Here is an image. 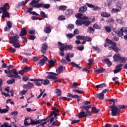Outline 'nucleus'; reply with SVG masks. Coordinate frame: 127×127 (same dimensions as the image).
Returning a JSON list of instances; mask_svg holds the SVG:
<instances>
[{"instance_id": "f257e3e1", "label": "nucleus", "mask_w": 127, "mask_h": 127, "mask_svg": "<svg viewBox=\"0 0 127 127\" xmlns=\"http://www.w3.org/2000/svg\"><path fill=\"white\" fill-rule=\"evenodd\" d=\"M45 121H46V119L33 121L32 119L30 118H25L24 121V126H30V125H42Z\"/></svg>"}, {"instance_id": "f03ea898", "label": "nucleus", "mask_w": 127, "mask_h": 127, "mask_svg": "<svg viewBox=\"0 0 127 127\" xmlns=\"http://www.w3.org/2000/svg\"><path fill=\"white\" fill-rule=\"evenodd\" d=\"M58 45H59V47L61 51V52L59 53V54L61 56H64V55H65L64 54V50H65V51H67V48L69 49V50H71V49L73 48V47L72 46V45H69L67 46V44L64 45V44L60 42H58Z\"/></svg>"}, {"instance_id": "7ed1b4c3", "label": "nucleus", "mask_w": 127, "mask_h": 127, "mask_svg": "<svg viewBox=\"0 0 127 127\" xmlns=\"http://www.w3.org/2000/svg\"><path fill=\"white\" fill-rule=\"evenodd\" d=\"M111 102L113 103V105L109 106V109L111 110V114L113 117H115L117 116L118 114H120V109H118V106L116 105V103L115 102H117V99L114 100L111 99L110 100Z\"/></svg>"}, {"instance_id": "20e7f679", "label": "nucleus", "mask_w": 127, "mask_h": 127, "mask_svg": "<svg viewBox=\"0 0 127 127\" xmlns=\"http://www.w3.org/2000/svg\"><path fill=\"white\" fill-rule=\"evenodd\" d=\"M6 5H8V3H6L4 4L2 7H0V10H2L3 12L1 16L2 18H5V17H10L9 13H8L7 11V8L5 6Z\"/></svg>"}, {"instance_id": "39448f33", "label": "nucleus", "mask_w": 127, "mask_h": 127, "mask_svg": "<svg viewBox=\"0 0 127 127\" xmlns=\"http://www.w3.org/2000/svg\"><path fill=\"white\" fill-rule=\"evenodd\" d=\"M78 117V119H82V118H87V117H90L92 116V112L91 111H87V112H81L76 115Z\"/></svg>"}, {"instance_id": "423d86ee", "label": "nucleus", "mask_w": 127, "mask_h": 127, "mask_svg": "<svg viewBox=\"0 0 127 127\" xmlns=\"http://www.w3.org/2000/svg\"><path fill=\"white\" fill-rule=\"evenodd\" d=\"M19 36L17 34H15L14 36H12L9 39V42L12 44L13 43H15L16 42H18L19 41Z\"/></svg>"}, {"instance_id": "0eeeda50", "label": "nucleus", "mask_w": 127, "mask_h": 127, "mask_svg": "<svg viewBox=\"0 0 127 127\" xmlns=\"http://www.w3.org/2000/svg\"><path fill=\"white\" fill-rule=\"evenodd\" d=\"M7 76L10 78H20V76L18 75V72L16 69L12 70L11 74H8Z\"/></svg>"}, {"instance_id": "6e6552de", "label": "nucleus", "mask_w": 127, "mask_h": 127, "mask_svg": "<svg viewBox=\"0 0 127 127\" xmlns=\"http://www.w3.org/2000/svg\"><path fill=\"white\" fill-rule=\"evenodd\" d=\"M124 64H117L115 67V69L114 70V74H117V73H119V72L122 71V69H123L122 68Z\"/></svg>"}, {"instance_id": "1a4fd4ad", "label": "nucleus", "mask_w": 127, "mask_h": 127, "mask_svg": "<svg viewBox=\"0 0 127 127\" xmlns=\"http://www.w3.org/2000/svg\"><path fill=\"white\" fill-rule=\"evenodd\" d=\"M86 4L90 8H93V10H94V11H97V10H99V9H101V7L99 6L90 4L89 3H86Z\"/></svg>"}, {"instance_id": "9d476101", "label": "nucleus", "mask_w": 127, "mask_h": 127, "mask_svg": "<svg viewBox=\"0 0 127 127\" xmlns=\"http://www.w3.org/2000/svg\"><path fill=\"white\" fill-rule=\"evenodd\" d=\"M47 48H48V46L46 45V44H43L41 48V51L43 54H45L46 53V50H47Z\"/></svg>"}, {"instance_id": "9b49d317", "label": "nucleus", "mask_w": 127, "mask_h": 127, "mask_svg": "<svg viewBox=\"0 0 127 127\" xmlns=\"http://www.w3.org/2000/svg\"><path fill=\"white\" fill-rule=\"evenodd\" d=\"M72 57H74V54L68 53L66 56L65 59L68 62H71V59L70 58H72Z\"/></svg>"}, {"instance_id": "f8f14e48", "label": "nucleus", "mask_w": 127, "mask_h": 127, "mask_svg": "<svg viewBox=\"0 0 127 127\" xmlns=\"http://www.w3.org/2000/svg\"><path fill=\"white\" fill-rule=\"evenodd\" d=\"M57 62L56 60L54 59V60H49L48 61V63H49V66L50 67V68H52V67H53V66H54V64H55V63Z\"/></svg>"}, {"instance_id": "ddd939ff", "label": "nucleus", "mask_w": 127, "mask_h": 127, "mask_svg": "<svg viewBox=\"0 0 127 127\" xmlns=\"http://www.w3.org/2000/svg\"><path fill=\"white\" fill-rule=\"evenodd\" d=\"M82 15L81 13L76 14L75 15V17H76V18H79V19H83V20H87V19L89 18V17L87 16H83L82 17Z\"/></svg>"}, {"instance_id": "4468645a", "label": "nucleus", "mask_w": 127, "mask_h": 127, "mask_svg": "<svg viewBox=\"0 0 127 127\" xmlns=\"http://www.w3.org/2000/svg\"><path fill=\"white\" fill-rule=\"evenodd\" d=\"M121 57L122 56L121 55H120V54H116L113 56V59L115 62H119Z\"/></svg>"}, {"instance_id": "2eb2a0df", "label": "nucleus", "mask_w": 127, "mask_h": 127, "mask_svg": "<svg viewBox=\"0 0 127 127\" xmlns=\"http://www.w3.org/2000/svg\"><path fill=\"white\" fill-rule=\"evenodd\" d=\"M48 61V59L47 58H46L45 60H44V59H42L38 62V64L40 66H43V65L45 64V63L46 62V61Z\"/></svg>"}, {"instance_id": "dca6fc26", "label": "nucleus", "mask_w": 127, "mask_h": 127, "mask_svg": "<svg viewBox=\"0 0 127 127\" xmlns=\"http://www.w3.org/2000/svg\"><path fill=\"white\" fill-rule=\"evenodd\" d=\"M92 108V106L91 105H87V106H82L80 107V109H82V110H85L86 113H88V112H90L89 111V109H91Z\"/></svg>"}, {"instance_id": "f3484780", "label": "nucleus", "mask_w": 127, "mask_h": 127, "mask_svg": "<svg viewBox=\"0 0 127 127\" xmlns=\"http://www.w3.org/2000/svg\"><path fill=\"white\" fill-rule=\"evenodd\" d=\"M53 111L52 114L50 115V117H52L54 115L55 118H56L57 116H58V109H56V108L53 109Z\"/></svg>"}, {"instance_id": "a211bd4d", "label": "nucleus", "mask_w": 127, "mask_h": 127, "mask_svg": "<svg viewBox=\"0 0 127 127\" xmlns=\"http://www.w3.org/2000/svg\"><path fill=\"white\" fill-rule=\"evenodd\" d=\"M27 34V31L24 29V28H23L21 29V32L19 35V36L21 37L22 36H24Z\"/></svg>"}, {"instance_id": "6ab92c4d", "label": "nucleus", "mask_w": 127, "mask_h": 127, "mask_svg": "<svg viewBox=\"0 0 127 127\" xmlns=\"http://www.w3.org/2000/svg\"><path fill=\"white\" fill-rule=\"evenodd\" d=\"M6 107L7 109H2L0 107V114H5L6 113H7L8 112V109H9V107L7 106V105H6Z\"/></svg>"}, {"instance_id": "aec40b11", "label": "nucleus", "mask_w": 127, "mask_h": 127, "mask_svg": "<svg viewBox=\"0 0 127 127\" xmlns=\"http://www.w3.org/2000/svg\"><path fill=\"white\" fill-rule=\"evenodd\" d=\"M105 70H106L105 68H98L97 69H95L94 72L95 73H97V74H101V73H103V72H105Z\"/></svg>"}, {"instance_id": "412c9836", "label": "nucleus", "mask_w": 127, "mask_h": 127, "mask_svg": "<svg viewBox=\"0 0 127 127\" xmlns=\"http://www.w3.org/2000/svg\"><path fill=\"white\" fill-rule=\"evenodd\" d=\"M41 81H42V79H37L35 82L36 86H42V82H41Z\"/></svg>"}, {"instance_id": "4be33fe9", "label": "nucleus", "mask_w": 127, "mask_h": 127, "mask_svg": "<svg viewBox=\"0 0 127 127\" xmlns=\"http://www.w3.org/2000/svg\"><path fill=\"white\" fill-rule=\"evenodd\" d=\"M95 96L98 98L99 100H104V96H105V95L102 93H100L99 94H96Z\"/></svg>"}, {"instance_id": "5701e85b", "label": "nucleus", "mask_w": 127, "mask_h": 127, "mask_svg": "<svg viewBox=\"0 0 127 127\" xmlns=\"http://www.w3.org/2000/svg\"><path fill=\"white\" fill-rule=\"evenodd\" d=\"M105 6H107V7H111L112 5V1L110 0H107V1L104 3Z\"/></svg>"}, {"instance_id": "b1692460", "label": "nucleus", "mask_w": 127, "mask_h": 127, "mask_svg": "<svg viewBox=\"0 0 127 127\" xmlns=\"http://www.w3.org/2000/svg\"><path fill=\"white\" fill-rule=\"evenodd\" d=\"M87 8H88V7H87V6H83L81 7L80 8H79V11L80 13L81 12H85V11H87Z\"/></svg>"}, {"instance_id": "393cba45", "label": "nucleus", "mask_w": 127, "mask_h": 127, "mask_svg": "<svg viewBox=\"0 0 127 127\" xmlns=\"http://www.w3.org/2000/svg\"><path fill=\"white\" fill-rule=\"evenodd\" d=\"M127 58L124 57H121L119 62H120V63H126V62H127Z\"/></svg>"}, {"instance_id": "a878e982", "label": "nucleus", "mask_w": 127, "mask_h": 127, "mask_svg": "<svg viewBox=\"0 0 127 127\" xmlns=\"http://www.w3.org/2000/svg\"><path fill=\"white\" fill-rule=\"evenodd\" d=\"M44 32H45L46 33H50V32H51V28H50V26H46L44 28Z\"/></svg>"}, {"instance_id": "bb28decb", "label": "nucleus", "mask_w": 127, "mask_h": 127, "mask_svg": "<svg viewBox=\"0 0 127 127\" xmlns=\"http://www.w3.org/2000/svg\"><path fill=\"white\" fill-rule=\"evenodd\" d=\"M26 3H27V1H22L21 2H20L17 5V7H18L19 6H24V5L26 4Z\"/></svg>"}, {"instance_id": "cd10ccee", "label": "nucleus", "mask_w": 127, "mask_h": 127, "mask_svg": "<svg viewBox=\"0 0 127 127\" xmlns=\"http://www.w3.org/2000/svg\"><path fill=\"white\" fill-rule=\"evenodd\" d=\"M91 22L89 20H82V25H84L85 26H89Z\"/></svg>"}, {"instance_id": "c85d7f7f", "label": "nucleus", "mask_w": 127, "mask_h": 127, "mask_svg": "<svg viewBox=\"0 0 127 127\" xmlns=\"http://www.w3.org/2000/svg\"><path fill=\"white\" fill-rule=\"evenodd\" d=\"M101 16H103V17H110L111 16V14L109 13H108L106 12H102L101 13Z\"/></svg>"}, {"instance_id": "c756f323", "label": "nucleus", "mask_w": 127, "mask_h": 127, "mask_svg": "<svg viewBox=\"0 0 127 127\" xmlns=\"http://www.w3.org/2000/svg\"><path fill=\"white\" fill-rule=\"evenodd\" d=\"M115 32L119 36H123V35H124V33H123V30H122V29L116 31Z\"/></svg>"}, {"instance_id": "7c9ffc66", "label": "nucleus", "mask_w": 127, "mask_h": 127, "mask_svg": "<svg viewBox=\"0 0 127 127\" xmlns=\"http://www.w3.org/2000/svg\"><path fill=\"white\" fill-rule=\"evenodd\" d=\"M82 23L83 20L77 19L75 22V24L77 26H81V25H82Z\"/></svg>"}, {"instance_id": "2f4dec72", "label": "nucleus", "mask_w": 127, "mask_h": 127, "mask_svg": "<svg viewBox=\"0 0 127 127\" xmlns=\"http://www.w3.org/2000/svg\"><path fill=\"white\" fill-rule=\"evenodd\" d=\"M63 71V67L62 66H60L56 70V72H57V73H58V74H60V73H62Z\"/></svg>"}, {"instance_id": "473e14b6", "label": "nucleus", "mask_w": 127, "mask_h": 127, "mask_svg": "<svg viewBox=\"0 0 127 127\" xmlns=\"http://www.w3.org/2000/svg\"><path fill=\"white\" fill-rule=\"evenodd\" d=\"M15 82V79L14 78H12L11 79L8 80L6 81V83L8 84V85H11V84H13Z\"/></svg>"}, {"instance_id": "72a5a7b5", "label": "nucleus", "mask_w": 127, "mask_h": 127, "mask_svg": "<svg viewBox=\"0 0 127 127\" xmlns=\"http://www.w3.org/2000/svg\"><path fill=\"white\" fill-rule=\"evenodd\" d=\"M41 83L42 84H43V85H45V86H46V85H48V84H49V80H48V79H42Z\"/></svg>"}, {"instance_id": "f704fd0d", "label": "nucleus", "mask_w": 127, "mask_h": 127, "mask_svg": "<svg viewBox=\"0 0 127 127\" xmlns=\"http://www.w3.org/2000/svg\"><path fill=\"white\" fill-rule=\"evenodd\" d=\"M71 64L73 67H75L76 68H78V69H81V67L80 66V64H77L74 62H71Z\"/></svg>"}, {"instance_id": "c9c22d12", "label": "nucleus", "mask_w": 127, "mask_h": 127, "mask_svg": "<svg viewBox=\"0 0 127 127\" xmlns=\"http://www.w3.org/2000/svg\"><path fill=\"white\" fill-rule=\"evenodd\" d=\"M66 36L68 39H72V38L75 36V34L72 33L66 34Z\"/></svg>"}, {"instance_id": "e433bc0d", "label": "nucleus", "mask_w": 127, "mask_h": 127, "mask_svg": "<svg viewBox=\"0 0 127 127\" xmlns=\"http://www.w3.org/2000/svg\"><path fill=\"white\" fill-rule=\"evenodd\" d=\"M106 87H107V85H106V84L105 83L100 84L96 86V88H98V89H100V88H105Z\"/></svg>"}, {"instance_id": "4c0bfd02", "label": "nucleus", "mask_w": 127, "mask_h": 127, "mask_svg": "<svg viewBox=\"0 0 127 127\" xmlns=\"http://www.w3.org/2000/svg\"><path fill=\"white\" fill-rule=\"evenodd\" d=\"M33 7H36V8L43 7V3L36 4L35 5H33Z\"/></svg>"}, {"instance_id": "58836bf2", "label": "nucleus", "mask_w": 127, "mask_h": 127, "mask_svg": "<svg viewBox=\"0 0 127 127\" xmlns=\"http://www.w3.org/2000/svg\"><path fill=\"white\" fill-rule=\"evenodd\" d=\"M105 62L107 64L108 67H111V66H112V62H111L110 60L106 59L105 60Z\"/></svg>"}, {"instance_id": "ea45409f", "label": "nucleus", "mask_w": 127, "mask_h": 127, "mask_svg": "<svg viewBox=\"0 0 127 127\" xmlns=\"http://www.w3.org/2000/svg\"><path fill=\"white\" fill-rule=\"evenodd\" d=\"M72 13H73V10L71 9H67L65 12L66 15H71Z\"/></svg>"}, {"instance_id": "a19ab883", "label": "nucleus", "mask_w": 127, "mask_h": 127, "mask_svg": "<svg viewBox=\"0 0 127 127\" xmlns=\"http://www.w3.org/2000/svg\"><path fill=\"white\" fill-rule=\"evenodd\" d=\"M88 32L89 33H94V31H95V30L94 28L92 27V26H89L88 27V29L87 30Z\"/></svg>"}, {"instance_id": "79ce46f5", "label": "nucleus", "mask_w": 127, "mask_h": 127, "mask_svg": "<svg viewBox=\"0 0 127 127\" xmlns=\"http://www.w3.org/2000/svg\"><path fill=\"white\" fill-rule=\"evenodd\" d=\"M37 3H38V1L37 0H33L31 2L29 3V5H32L33 7V5H35V4H37Z\"/></svg>"}, {"instance_id": "37998d69", "label": "nucleus", "mask_w": 127, "mask_h": 127, "mask_svg": "<svg viewBox=\"0 0 127 127\" xmlns=\"http://www.w3.org/2000/svg\"><path fill=\"white\" fill-rule=\"evenodd\" d=\"M99 111H100V110L97 109V108H96V107H93L92 108L91 112L92 113H99Z\"/></svg>"}, {"instance_id": "c03bdc74", "label": "nucleus", "mask_w": 127, "mask_h": 127, "mask_svg": "<svg viewBox=\"0 0 127 127\" xmlns=\"http://www.w3.org/2000/svg\"><path fill=\"white\" fill-rule=\"evenodd\" d=\"M76 38L78 40H84L85 39V36H76Z\"/></svg>"}, {"instance_id": "a18cd8bd", "label": "nucleus", "mask_w": 127, "mask_h": 127, "mask_svg": "<svg viewBox=\"0 0 127 127\" xmlns=\"http://www.w3.org/2000/svg\"><path fill=\"white\" fill-rule=\"evenodd\" d=\"M6 25L8 26L9 29L8 30H10V28L12 27V24L11 23V22L10 21H7L6 23Z\"/></svg>"}, {"instance_id": "49530a36", "label": "nucleus", "mask_w": 127, "mask_h": 127, "mask_svg": "<svg viewBox=\"0 0 127 127\" xmlns=\"http://www.w3.org/2000/svg\"><path fill=\"white\" fill-rule=\"evenodd\" d=\"M12 44L15 48H19V47H20V45H19V43H18V42L14 43Z\"/></svg>"}, {"instance_id": "de8ad7c7", "label": "nucleus", "mask_w": 127, "mask_h": 127, "mask_svg": "<svg viewBox=\"0 0 127 127\" xmlns=\"http://www.w3.org/2000/svg\"><path fill=\"white\" fill-rule=\"evenodd\" d=\"M23 69L24 72H29V71H30V70H31V68L29 66H25Z\"/></svg>"}, {"instance_id": "09e8293b", "label": "nucleus", "mask_w": 127, "mask_h": 127, "mask_svg": "<svg viewBox=\"0 0 127 127\" xmlns=\"http://www.w3.org/2000/svg\"><path fill=\"white\" fill-rule=\"evenodd\" d=\"M112 13H117V12H120V9L117 8H113L111 10Z\"/></svg>"}, {"instance_id": "8fccbe9b", "label": "nucleus", "mask_w": 127, "mask_h": 127, "mask_svg": "<svg viewBox=\"0 0 127 127\" xmlns=\"http://www.w3.org/2000/svg\"><path fill=\"white\" fill-rule=\"evenodd\" d=\"M40 14L42 17H44V18H47V15L43 11H41L40 12Z\"/></svg>"}, {"instance_id": "3c124183", "label": "nucleus", "mask_w": 127, "mask_h": 127, "mask_svg": "<svg viewBox=\"0 0 127 127\" xmlns=\"http://www.w3.org/2000/svg\"><path fill=\"white\" fill-rule=\"evenodd\" d=\"M56 93L58 96H61V95H62V92H61V90L59 89H57L56 90Z\"/></svg>"}, {"instance_id": "603ef678", "label": "nucleus", "mask_w": 127, "mask_h": 127, "mask_svg": "<svg viewBox=\"0 0 127 127\" xmlns=\"http://www.w3.org/2000/svg\"><path fill=\"white\" fill-rule=\"evenodd\" d=\"M107 42L109 44H112L113 46H117V43H113V41L111 40H108Z\"/></svg>"}, {"instance_id": "864d4df0", "label": "nucleus", "mask_w": 127, "mask_h": 127, "mask_svg": "<svg viewBox=\"0 0 127 127\" xmlns=\"http://www.w3.org/2000/svg\"><path fill=\"white\" fill-rule=\"evenodd\" d=\"M66 8H67V6L65 5H61L59 7V9H60V10H65Z\"/></svg>"}, {"instance_id": "5fc2aeb1", "label": "nucleus", "mask_w": 127, "mask_h": 127, "mask_svg": "<svg viewBox=\"0 0 127 127\" xmlns=\"http://www.w3.org/2000/svg\"><path fill=\"white\" fill-rule=\"evenodd\" d=\"M127 106H125V105H119L118 106V109L120 110V112H121V110H122V109H127Z\"/></svg>"}, {"instance_id": "6e6d98bb", "label": "nucleus", "mask_w": 127, "mask_h": 127, "mask_svg": "<svg viewBox=\"0 0 127 127\" xmlns=\"http://www.w3.org/2000/svg\"><path fill=\"white\" fill-rule=\"evenodd\" d=\"M43 7L44 8H46V9H48L50 7V4H43Z\"/></svg>"}, {"instance_id": "4d7b16f0", "label": "nucleus", "mask_w": 127, "mask_h": 127, "mask_svg": "<svg viewBox=\"0 0 127 127\" xmlns=\"http://www.w3.org/2000/svg\"><path fill=\"white\" fill-rule=\"evenodd\" d=\"M27 93V90H23L22 91L19 92V95L20 96H23V95H25V93Z\"/></svg>"}, {"instance_id": "13d9d810", "label": "nucleus", "mask_w": 127, "mask_h": 127, "mask_svg": "<svg viewBox=\"0 0 127 127\" xmlns=\"http://www.w3.org/2000/svg\"><path fill=\"white\" fill-rule=\"evenodd\" d=\"M27 85H28V89H31V88H32L34 86V85L31 82H28Z\"/></svg>"}, {"instance_id": "bf43d9fd", "label": "nucleus", "mask_w": 127, "mask_h": 127, "mask_svg": "<svg viewBox=\"0 0 127 127\" xmlns=\"http://www.w3.org/2000/svg\"><path fill=\"white\" fill-rule=\"evenodd\" d=\"M77 86H78V83L77 82H73L71 87L73 88V89H76V88H77Z\"/></svg>"}, {"instance_id": "052dcab7", "label": "nucleus", "mask_w": 127, "mask_h": 127, "mask_svg": "<svg viewBox=\"0 0 127 127\" xmlns=\"http://www.w3.org/2000/svg\"><path fill=\"white\" fill-rule=\"evenodd\" d=\"M12 72V70H10L9 69H7V70H4V73L5 74H11Z\"/></svg>"}, {"instance_id": "680f3d73", "label": "nucleus", "mask_w": 127, "mask_h": 127, "mask_svg": "<svg viewBox=\"0 0 127 127\" xmlns=\"http://www.w3.org/2000/svg\"><path fill=\"white\" fill-rule=\"evenodd\" d=\"M15 51H16V50H15V49H13L11 47H10L9 49V52H10V53H14V52H15Z\"/></svg>"}, {"instance_id": "e2e57ef3", "label": "nucleus", "mask_w": 127, "mask_h": 127, "mask_svg": "<svg viewBox=\"0 0 127 127\" xmlns=\"http://www.w3.org/2000/svg\"><path fill=\"white\" fill-rule=\"evenodd\" d=\"M112 80L113 81H115L116 84H118L119 83V78L118 77H113Z\"/></svg>"}, {"instance_id": "0e129e2a", "label": "nucleus", "mask_w": 127, "mask_h": 127, "mask_svg": "<svg viewBox=\"0 0 127 127\" xmlns=\"http://www.w3.org/2000/svg\"><path fill=\"white\" fill-rule=\"evenodd\" d=\"M105 30L107 31V32L110 33L111 31H112V29L110 27L106 26Z\"/></svg>"}, {"instance_id": "69168bd1", "label": "nucleus", "mask_w": 127, "mask_h": 127, "mask_svg": "<svg viewBox=\"0 0 127 127\" xmlns=\"http://www.w3.org/2000/svg\"><path fill=\"white\" fill-rule=\"evenodd\" d=\"M94 28H96V29H101V27H100V26H99V25L97 24H94L93 25Z\"/></svg>"}, {"instance_id": "338daca9", "label": "nucleus", "mask_w": 127, "mask_h": 127, "mask_svg": "<svg viewBox=\"0 0 127 127\" xmlns=\"http://www.w3.org/2000/svg\"><path fill=\"white\" fill-rule=\"evenodd\" d=\"M59 20H65L66 19V18H65V16H60L58 17Z\"/></svg>"}, {"instance_id": "774afa93", "label": "nucleus", "mask_w": 127, "mask_h": 127, "mask_svg": "<svg viewBox=\"0 0 127 127\" xmlns=\"http://www.w3.org/2000/svg\"><path fill=\"white\" fill-rule=\"evenodd\" d=\"M121 30H122L123 32H124V33H127V27H123L121 28Z\"/></svg>"}]
</instances>
